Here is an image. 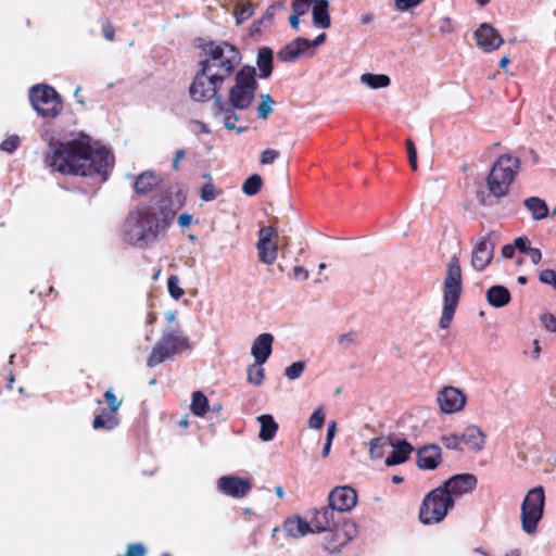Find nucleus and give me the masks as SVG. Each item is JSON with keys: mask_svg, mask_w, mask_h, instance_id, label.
Instances as JSON below:
<instances>
[{"mask_svg": "<svg viewBox=\"0 0 556 556\" xmlns=\"http://www.w3.org/2000/svg\"><path fill=\"white\" fill-rule=\"evenodd\" d=\"M113 161L108 149H92L78 140L51 144V152L46 156L47 165L61 174L97 177L100 182L106 180Z\"/></svg>", "mask_w": 556, "mask_h": 556, "instance_id": "1", "label": "nucleus"}, {"mask_svg": "<svg viewBox=\"0 0 556 556\" xmlns=\"http://www.w3.org/2000/svg\"><path fill=\"white\" fill-rule=\"evenodd\" d=\"M279 156V151L274 149H266L261 153L260 162L263 165L273 164Z\"/></svg>", "mask_w": 556, "mask_h": 556, "instance_id": "51", "label": "nucleus"}, {"mask_svg": "<svg viewBox=\"0 0 556 556\" xmlns=\"http://www.w3.org/2000/svg\"><path fill=\"white\" fill-rule=\"evenodd\" d=\"M167 289L170 296L175 300H179L185 291L179 286V278L176 275H170L167 279Z\"/></svg>", "mask_w": 556, "mask_h": 556, "instance_id": "43", "label": "nucleus"}, {"mask_svg": "<svg viewBox=\"0 0 556 556\" xmlns=\"http://www.w3.org/2000/svg\"><path fill=\"white\" fill-rule=\"evenodd\" d=\"M409 165L413 170L417 169V151L412 140L406 141Z\"/></svg>", "mask_w": 556, "mask_h": 556, "instance_id": "52", "label": "nucleus"}, {"mask_svg": "<svg viewBox=\"0 0 556 556\" xmlns=\"http://www.w3.org/2000/svg\"><path fill=\"white\" fill-rule=\"evenodd\" d=\"M277 230L271 226L263 227L258 231L256 249L258 257L264 264L271 265L277 258V243L273 242V239L277 238Z\"/></svg>", "mask_w": 556, "mask_h": 556, "instance_id": "14", "label": "nucleus"}, {"mask_svg": "<svg viewBox=\"0 0 556 556\" xmlns=\"http://www.w3.org/2000/svg\"><path fill=\"white\" fill-rule=\"evenodd\" d=\"M391 439L386 437L374 438L369 443V454L372 459H381L390 447Z\"/></svg>", "mask_w": 556, "mask_h": 556, "instance_id": "36", "label": "nucleus"}, {"mask_svg": "<svg viewBox=\"0 0 556 556\" xmlns=\"http://www.w3.org/2000/svg\"><path fill=\"white\" fill-rule=\"evenodd\" d=\"M102 31L106 40L111 41L114 39V28L109 22H105V24L102 27Z\"/></svg>", "mask_w": 556, "mask_h": 556, "instance_id": "61", "label": "nucleus"}, {"mask_svg": "<svg viewBox=\"0 0 556 556\" xmlns=\"http://www.w3.org/2000/svg\"><path fill=\"white\" fill-rule=\"evenodd\" d=\"M261 100V103L257 105V115L260 118L266 119L273 112L274 100L268 93L262 94Z\"/></svg>", "mask_w": 556, "mask_h": 556, "instance_id": "40", "label": "nucleus"}, {"mask_svg": "<svg viewBox=\"0 0 556 556\" xmlns=\"http://www.w3.org/2000/svg\"><path fill=\"white\" fill-rule=\"evenodd\" d=\"M328 503L342 516L357 503V494L351 486H336L328 495Z\"/></svg>", "mask_w": 556, "mask_h": 556, "instance_id": "16", "label": "nucleus"}, {"mask_svg": "<svg viewBox=\"0 0 556 556\" xmlns=\"http://www.w3.org/2000/svg\"><path fill=\"white\" fill-rule=\"evenodd\" d=\"M170 203L168 194H161L130 211L123 227L124 240L140 249L154 243L172 223L175 211L169 207Z\"/></svg>", "mask_w": 556, "mask_h": 556, "instance_id": "2", "label": "nucleus"}, {"mask_svg": "<svg viewBox=\"0 0 556 556\" xmlns=\"http://www.w3.org/2000/svg\"><path fill=\"white\" fill-rule=\"evenodd\" d=\"M20 146V137L12 135L3 140L0 144V149L8 153H13Z\"/></svg>", "mask_w": 556, "mask_h": 556, "instance_id": "47", "label": "nucleus"}, {"mask_svg": "<svg viewBox=\"0 0 556 556\" xmlns=\"http://www.w3.org/2000/svg\"><path fill=\"white\" fill-rule=\"evenodd\" d=\"M477 478L471 473H459L444 481L440 488L451 496L452 501L470 493L477 485Z\"/></svg>", "mask_w": 556, "mask_h": 556, "instance_id": "13", "label": "nucleus"}, {"mask_svg": "<svg viewBox=\"0 0 556 556\" xmlns=\"http://www.w3.org/2000/svg\"><path fill=\"white\" fill-rule=\"evenodd\" d=\"M161 182V178L152 170L141 173L134 182L135 192L139 195H147Z\"/></svg>", "mask_w": 556, "mask_h": 556, "instance_id": "27", "label": "nucleus"}, {"mask_svg": "<svg viewBox=\"0 0 556 556\" xmlns=\"http://www.w3.org/2000/svg\"><path fill=\"white\" fill-rule=\"evenodd\" d=\"M191 410L197 416H204L208 410L207 397L201 392L195 391L192 394Z\"/></svg>", "mask_w": 556, "mask_h": 556, "instance_id": "37", "label": "nucleus"}, {"mask_svg": "<svg viewBox=\"0 0 556 556\" xmlns=\"http://www.w3.org/2000/svg\"><path fill=\"white\" fill-rule=\"evenodd\" d=\"M219 193L220 191L212 182H206L201 188L200 197L203 201L210 202L215 200Z\"/></svg>", "mask_w": 556, "mask_h": 556, "instance_id": "45", "label": "nucleus"}, {"mask_svg": "<svg viewBox=\"0 0 556 556\" xmlns=\"http://www.w3.org/2000/svg\"><path fill=\"white\" fill-rule=\"evenodd\" d=\"M292 10H293V13L298 14V15H304L308 10H309V7L307 3L305 2H302L300 0H292Z\"/></svg>", "mask_w": 556, "mask_h": 556, "instance_id": "56", "label": "nucleus"}, {"mask_svg": "<svg viewBox=\"0 0 556 556\" xmlns=\"http://www.w3.org/2000/svg\"><path fill=\"white\" fill-rule=\"evenodd\" d=\"M545 493L542 486L531 489L521 504V527L527 534L536 532L538 525L543 517Z\"/></svg>", "mask_w": 556, "mask_h": 556, "instance_id": "10", "label": "nucleus"}, {"mask_svg": "<svg viewBox=\"0 0 556 556\" xmlns=\"http://www.w3.org/2000/svg\"><path fill=\"white\" fill-rule=\"evenodd\" d=\"M530 255V258H531V262L534 264V265H538L541 260H542V253L539 249L536 248H531L528 253Z\"/></svg>", "mask_w": 556, "mask_h": 556, "instance_id": "60", "label": "nucleus"}, {"mask_svg": "<svg viewBox=\"0 0 556 556\" xmlns=\"http://www.w3.org/2000/svg\"><path fill=\"white\" fill-rule=\"evenodd\" d=\"M361 83L371 89L386 88L390 86V77L384 74L366 73L361 76Z\"/></svg>", "mask_w": 556, "mask_h": 556, "instance_id": "35", "label": "nucleus"}, {"mask_svg": "<svg viewBox=\"0 0 556 556\" xmlns=\"http://www.w3.org/2000/svg\"><path fill=\"white\" fill-rule=\"evenodd\" d=\"M253 13V10L250 5H245L241 9L240 12L237 13V21L241 23L242 21L249 18Z\"/></svg>", "mask_w": 556, "mask_h": 556, "instance_id": "59", "label": "nucleus"}, {"mask_svg": "<svg viewBox=\"0 0 556 556\" xmlns=\"http://www.w3.org/2000/svg\"><path fill=\"white\" fill-rule=\"evenodd\" d=\"M515 245L513 244H506L502 248V255L505 258H511L515 255Z\"/></svg>", "mask_w": 556, "mask_h": 556, "instance_id": "64", "label": "nucleus"}, {"mask_svg": "<svg viewBox=\"0 0 556 556\" xmlns=\"http://www.w3.org/2000/svg\"><path fill=\"white\" fill-rule=\"evenodd\" d=\"M314 533L327 532L334 529L342 521V516L328 503V505L314 508L308 513Z\"/></svg>", "mask_w": 556, "mask_h": 556, "instance_id": "12", "label": "nucleus"}, {"mask_svg": "<svg viewBox=\"0 0 556 556\" xmlns=\"http://www.w3.org/2000/svg\"><path fill=\"white\" fill-rule=\"evenodd\" d=\"M325 412L323 407L316 408L308 419V427L311 429H320L325 422Z\"/></svg>", "mask_w": 556, "mask_h": 556, "instance_id": "44", "label": "nucleus"}, {"mask_svg": "<svg viewBox=\"0 0 556 556\" xmlns=\"http://www.w3.org/2000/svg\"><path fill=\"white\" fill-rule=\"evenodd\" d=\"M233 108L227 105L222 97H217L214 101V111L216 116H223V124L225 128L229 130L237 129V132H242L245 127H236V122L239 119V115L232 111Z\"/></svg>", "mask_w": 556, "mask_h": 556, "instance_id": "25", "label": "nucleus"}, {"mask_svg": "<svg viewBox=\"0 0 556 556\" xmlns=\"http://www.w3.org/2000/svg\"><path fill=\"white\" fill-rule=\"evenodd\" d=\"M359 336L355 330H351L346 333H342L338 337V344L343 349H349L352 345L358 344Z\"/></svg>", "mask_w": 556, "mask_h": 556, "instance_id": "42", "label": "nucleus"}, {"mask_svg": "<svg viewBox=\"0 0 556 556\" xmlns=\"http://www.w3.org/2000/svg\"><path fill=\"white\" fill-rule=\"evenodd\" d=\"M390 447H392V452L386 458L387 466H394L406 462L410 453L414 451L413 445L406 440L391 439Z\"/></svg>", "mask_w": 556, "mask_h": 556, "instance_id": "24", "label": "nucleus"}, {"mask_svg": "<svg viewBox=\"0 0 556 556\" xmlns=\"http://www.w3.org/2000/svg\"><path fill=\"white\" fill-rule=\"evenodd\" d=\"M223 83L219 80H215L208 72H206L202 66L201 70L195 75L189 92L191 98L194 101H206L210 99H216L217 90L222 87Z\"/></svg>", "mask_w": 556, "mask_h": 556, "instance_id": "11", "label": "nucleus"}, {"mask_svg": "<svg viewBox=\"0 0 556 556\" xmlns=\"http://www.w3.org/2000/svg\"><path fill=\"white\" fill-rule=\"evenodd\" d=\"M494 242L491 240L490 235L483 237L472 249L471 265L478 270H484L493 260Z\"/></svg>", "mask_w": 556, "mask_h": 556, "instance_id": "18", "label": "nucleus"}, {"mask_svg": "<svg viewBox=\"0 0 556 556\" xmlns=\"http://www.w3.org/2000/svg\"><path fill=\"white\" fill-rule=\"evenodd\" d=\"M274 343V336L271 333L258 334L251 346V354L254 357L255 363L265 364L271 355Z\"/></svg>", "mask_w": 556, "mask_h": 556, "instance_id": "22", "label": "nucleus"}, {"mask_svg": "<svg viewBox=\"0 0 556 556\" xmlns=\"http://www.w3.org/2000/svg\"><path fill=\"white\" fill-rule=\"evenodd\" d=\"M104 399H105V401H106V403L109 405V410L117 413V410H118V408H119V406L122 404V401L117 400V397L113 393L112 389H109V390L105 391Z\"/></svg>", "mask_w": 556, "mask_h": 556, "instance_id": "50", "label": "nucleus"}, {"mask_svg": "<svg viewBox=\"0 0 556 556\" xmlns=\"http://www.w3.org/2000/svg\"><path fill=\"white\" fill-rule=\"evenodd\" d=\"M273 59L274 52L268 47H262L258 49L256 64L260 70L261 78H268L273 72Z\"/></svg>", "mask_w": 556, "mask_h": 556, "instance_id": "30", "label": "nucleus"}, {"mask_svg": "<svg viewBox=\"0 0 556 556\" xmlns=\"http://www.w3.org/2000/svg\"><path fill=\"white\" fill-rule=\"evenodd\" d=\"M442 442L444 446L448 450H459L462 442V435H457L454 433L451 434H444L442 437Z\"/></svg>", "mask_w": 556, "mask_h": 556, "instance_id": "48", "label": "nucleus"}, {"mask_svg": "<svg viewBox=\"0 0 556 556\" xmlns=\"http://www.w3.org/2000/svg\"><path fill=\"white\" fill-rule=\"evenodd\" d=\"M463 291L462 268L459 257L453 255L446 266V273L443 281V308L439 326L442 329L450 327L459 298Z\"/></svg>", "mask_w": 556, "mask_h": 556, "instance_id": "4", "label": "nucleus"}, {"mask_svg": "<svg viewBox=\"0 0 556 556\" xmlns=\"http://www.w3.org/2000/svg\"><path fill=\"white\" fill-rule=\"evenodd\" d=\"M525 206L529 210V212L532 214V217L536 220L543 219L548 214V207L540 198L531 197L525 200L523 202Z\"/></svg>", "mask_w": 556, "mask_h": 556, "instance_id": "34", "label": "nucleus"}, {"mask_svg": "<svg viewBox=\"0 0 556 556\" xmlns=\"http://www.w3.org/2000/svg\"><path fill=\"white\" fill-rule=\"evenodd\" d=\"M529 244L530 241L527 237H518L514 240L515 249L518 250L520 253H528V251L531 249Z\"/></svg>", "mask_w": 556, "mask_h": 556, "instance_id": "55", "label": "nucleus"}, {"mask_svg": "<svg viewBox=\"0 0 556 556\" xmlns=\"http://www.w3.org/2000/svg\"><path fill=\"white\" fill-rule=\"evenodd\" d=\"M257 421L261 425L258 438L264 442L271 441L278 430V424L274 420L273 416L268 414L261 415L257 417Z\"/></svg>", "mask_w": 556, "mask_h": 556, "instance_id": "32", "label": "nucleus"}, {"mask_svg": "<svg viewBox=\"0 0 556 556\" xmlns=\"http://www.w3.org/2000/svg\"><path fill=\"white\" fill-rule=\"evenodd\" d=\"M256 71L253 66H243L236 75V84L229 90V101L233 109L244 110L250 106L257 81L255 79Z\"/></svg>", "mask_w": 556, "mask_h": 556, "instance_id": "7", "label": "nucleus"}, {"mask_svg": "<svg viewBox=\"0 0 556 556\" xmlns=\"http://www.w3.org/2000/svg\"><path fill=\"white\" fill-rule=\"evenodd\" d=\"M486 300L493 307H503L510 302V292L504 286H492L486 291Z\"/></svg>", "mask_w": 556, "mask_h": 556, "instance_id": "29", "label": "nucleus"}, {"mask_svg": "<svg viewBox=\"0 0 556 556\" xmlns=\"http://www.w3.org/2000/svg\"><path fill=\"white\" fill-rule=\"evenodd\" d=\"M329 1L328 0H318L313 5L312 15L313 23L318 28H329L331 25L330 15L328 12Z\"/></svg>", "mask_w": 556, "mask_h": 556, "instance_id": "28", "label": "nucleus"}, {"mask_svg": "<svg viewBox=\"0 0 556 556\" xmlns=\"http://www.w3.org/2000/svg\"><path fill=\"white\" fill-rule=\"evenodd\" d=\"M283 531L291 539H301L308 533H314L311 521L299 515L288 517L283 522Z\"/></svg>", "mask_w": 556, "mask_h": 556, "instance_id": "21", "label": "nucleus"}, {"mask_svg": "<svg viewBox=\"0 0 556 556\" xmlns=\"http://www.w3.org/2000/svg\"><path fill=\"white\" fill-rule=\"evenodd\" d=\"M340 527L344 532L343 541H351L356 536L357 528L353 521L342 519V521L340 522Z\"/></svg>", "mask_w": 556, "mask_h": 556, "instance_id": "46", "label": "nucleus"}, {"mask_svg": "<svg viewBox=\"0 0 556 556\" xmlns=\"http://www.w3.org/2000/svg\"><path fill=\"white\" fill-rule=\"evenodd\" d=\"M327 532L329 535L325 538L324 547L330 553L340 552L341 547L349 542L343 541L344 532L340 527V523L336 526L334 529H330Z\"/></svg>", "mask_w": 556, "mask_h": 556, "instance_id": "31", "label": "nucleus"}, {"mask_svg": "<svg viewBox=\"0 0 556 556\" xmlns=\"http://www.w3.org/2000/svg\"><path fill=\"white\" fill-rule=\"evenodd\" d=\"M191 124L194 126L193 131L201 134H208L210 129L206 124L200 121H192Z\"/></svg>", "mask_w": 556, "mask_h": 556, "instance_id": "62", "label": "nucleus"}, {"mask_svg": "<svg viewBox=\"0 0 556 556\" xmlns=\"http://www.w3.org/2000/svg\"><path fill=\"white\" fill-rule=\"evenodd\" d=\"M477 46L484 52L497 50L504 42L498 31L490 24L483 23L475 33Z\"/></svg>", "mask_w": 556, "mask_h": 556, "instance_id": "19", "label": "nucleus"}, {"mask_svg": "<svg viewBox=\"0 0 556 556\" xmlns=\"http://www.w3.org/2000/svg\"><path fill=\"white\" fill-rule=\"evenodd\" d=\"M422 0H395L396 7L401 11L408 10L413 7L418 5Z\"/></svg>", "mask_w": 556, "mask_h": 556, "instance_id": "57", "label": "nucleus"}, {"mask_svg": "<svg viewBox=\"0 0 556 556\" xmlns=\"http://www.w3.org/2000/svg\"><path fill=\"white\" fill-rule=\"evenodd\" d=\"M189 349V339L180 330H167L153 346L147 359V365L153 368L174 355L180 354Z\"/></svg>", "mask_w": 556, "mask_h": 556, "instance_id": "6", "label": "nucleus"}, {"mask_svg": "<svg viewBox=\"0 0 556 556\" xmlns=\"http://www.w3.org/2000/svg\"><path fill=\"white\" fill-rule=\"evenodd\" d=\"M308 54L312 55L313 52H309V40L298 37L285 47H282L277 56L282 62H294L301 55Z\"/></svg>", "mask_w": 556, "mask_h": 556, "instance_id": "20", "label": "nucleus"}, {"mask_svg": "<svg viewBox=\"0 0 556 556\" xmlns=\"http://www.w3.org/2000/svg\"><path fill=\"white\" fill-rule=\"evenodd\" d=\"M453 507L451 496L438 486L425 496L419 509V519L424 525L439 523Z\"/></svg>", "mask_w": 556, "mask_h": 556, "instance_id": "8", "label": "nucleus"}, {"mask_svg": "<svg viewBox=\"0 0 556 556\" xmlns=\"http://www.w3.org/2000/svg\"><path fill=\"white\" fill-rule=\"evenodd\" d=\"M29 100L38 115L46 118L59 116L63 109L60 94L48 85L38 84L29 89Z\"/></svg>", "mask_w": 556, "mask_h": 556, "instance_id": "9", "label": "nucleus"}, {"mask_svg": "<svg viewBox=\"0 0 556 556\" xmlns=\"http://www.w3.org/2000/svg\"><path fill=\"white\" fill-rule=\"evenodd\" d=\"M146 552V547L141 543H134L127 546V551L124 556H144Z\"/></svg>", "mask_w": 556, "mask_h": 556, "instance_id": "54", "label": "nucleus"}, {"mask_svg": "<svg viewBox=\"0 0 556 556\" xmlns=\"http://www.w3.org/2000/svg\"><path fill=\"white\" fill-rule=\"evenodd\" d=\"M460 435L462 442L471 451L480 452L483 450L485 443V434L478 426L470 425L466 427Z\"/></svg>", "mask_w": 556, "mask_h": 556, "instance_id": "26", "label": "nucleus"}, {"mask_svg": "<svg viewBox=\"0 0 556 556\" xmlns=\"http://www.w3.org/2000/svg\"><path fill=\"white\" fill-rule=\"evenodd\" d=\"M217 488L225 495L241 498L252 490V483L247 478L223 476L217 480Z\"/></svg>", "mask_w": 556, "mask_h": 556, "instance_id": "17", "label": "nucleus"}, {"mask_svg": "<svg viewBox=\"0 0 556 556\" xmlns=\"http://www.w3.org/2000/svg\"><path fill=\"white\" fill-rule=\"evenodd\" d=\"M305 367H306L305 362H303V361L294 362L285 369V376L290 380H295L302 376Z\"/></svg>", "mask_w": 556, "mask_h": 556, "instance_id": "41", "label": "nucleus"}, {"mask_svg": "<svg viewBox=\"0 0 556 556\" xmlns=\"http://www.w3.org/2000/svg\"><path fill=\"white\" fill-rule=\"evenodd\" d=\"M541 323L546 330L556 332V317L549 313H545L541 316Z\"/></svg>", "mask_w": 556, "mask_h": 556, "instance_id": "53", "label": "nucleus"}, {"mask_svg": "<svg viewBox=\"0 0 556 556\" xmlns=\"http://www.w3.org/2000/svg\"><path fill=\"white\" fill-rule=\"evenodd\" d=\"M263 364L255 363L248 367V381L254 386H261L264 380V368Z\"/></svg>", "mask_w": 556, "mask_h": 556, "instance_id": "39", "label": "nucleus"}, {"mask_svg": "<svg viewBox=\"0 0 556 556\" xmlns=\"http://www.w3.org/2000/svg\"><path fill=\"white\" fill-rule=\"evenodd\" d=\"M262 184V177L257 174H254L244 180L242 185V191L247 195H255L261 190Z\"/></svg>", "mask_w": 556, "mask_h": 556, "instance_id": "38", "label": "nucleus"}, {"mask_svg": "<svg viewBox=\"0 0 556 556\" xmlns=\"http://www.w3.org/2000/svg\"><path fill=\"white\" fill-rule=\"evenodd\" d=\"M117 414L105 408L93 419L92 427L96 430H112L118 425Z\"/></svg>", "mask_w": 556, "mask_h": 556, "instance_id": "33", "label": "nucleus"}, {"mask_svg": "<svg viewBox=\"0 0 556 556\" xmlns=\"http://www.w3.org/2000/svg\"><path fill=\"white\" fill-rule=\"evenodd\" d=\"M437 402L441 412L453 414L464 408L466 395L459 389L448 386L438 392Z\"/></svg>", "mask_w": 556, "mask_h": 556, "instance_id": "15", "label": "nucleus"}, {"mask_svg": "<svg viewBox=\"0 0 556 556\" xmlns=\"http://www.w3.org/2000/svg\"><path fill=\"white\" fill-rule=\"evenodd\" d=\"M201 48L205 58L200 61V66L220 83H224L232 74L241 61L239 50L226 41H208Z\"/></svg>", "mask_w": 556, "mask_h": 556, "instance_id": "3", "label": "nucleus"}, {"mask_svg": "<svg viewBox=\"0 0 556 556\" xmlns=\"http://www.w3.org/2000/svg\"><path fill=\"white\" fill-rule=\"evenodd\" d=\"M441 463V447L437 444L425 445L417 451V466L433 470Z\"/></svg>", "mask_w": 556, "mask_h": 556, "instance_id": "23", "label": "nucleus"}, {"mask_svg": "<svg viewBox=\"0 0 556 556\" xmlns=\"http://www.w3.org/2000/svg\"><path fill=\"white\" fill-rule=\"evenodd\" d=\"M520 165V159L510 153L500 155L486 177V188L490 194L497 199L506 197Z\"/></svg>", "mask_w": 556, "mask_h": 556, "instance_id": "5", "label": "nucleus"}, {"mask_svg": "<svg viewBox=\"0 0 556 556\" xmlns=\"http://www.w3.org/2000/svg\"><path fill=\"white\" fill-rule=\"evenodd\" d=\"M293 277L296 280H306L308 278V271L302 266H295L293 268Z\"/></svg>", "mask_w": 556, "mask_h": 556, "instance_id": "58", "label": "nucleus"}, {"mask_svg": "<svg viewBox=\"0 0 556 556\" xmlns=\"http://www.w3.org/2000/svg\"><path fill=\"white\" fill-rule=\"evenodd\" d=\"M185 154H186V152L182 149H179V150H177L175 152V157H174L173 163H172V167L175 170L179 169V163L185 157Z\"/></svg>", "mask_w": 556, "mask_h": 556, "instance_id": "63", "label": "nucleus"}, {"mask_svg": "<svg viewBox=\"0 0 556 556\" xmlns=\"http://www.w3.org/2000/svg\"><path fill=\"white\" fill-rule=\"evenodd\" d=\"M539 280L542 283L549 285L556 290V271L553 269H544L540 273Z\"/></svg>", "mask_w": 556, "mask_h": 556, "instance_id": "49", "label": "nucleus"}]
</instances>
